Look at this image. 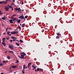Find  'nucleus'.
Listing matches in <instances>:
<instances>
[{
	"mask_svg": "<svg viewBox=\"0 0 74 74\" xmlns=\"http://www.w3.org/2000/svg\"><path fill=\"white\" fill-rule=\"evenodd\" d=\"M12 16H13H13H16V14H14V15H12Z\"/></svg>",
	"mask_w": 74,
	"mask_h": 74,
	"instance_id": "nucleus-37",
	"label": "nucleus"
},
{
	"mask_svg": "<svg viewBox=\"0 0 74 74\" xmlns=\"http://www.w3.org/2000/svg\"><path fill=\"white\" fill-rule=\"evenodd\" d=\"M32 64V62H30L28 64V65L29 66V65H30V64Z\"/></svg>",
	"mask_w": 74,
	"mask_h": 74,
	"instance_id": "nucleus-28",
	"label": "nucleus"
},
{
	"mask_svg": "<svg viewBox=\"0 0 74 74\" xmlns=\"http://www.w3.org/2000/svg\"><path fill=\"white\" fill-rule=\"evenodd\" d=\"M24 2L23 1L22 2V3H21V5H23V4Z\"/></svg>",
	"mask_w": 74,
	"mask_h": 74,
	"instance_id": "nucleus-38",
	"label": "nucleus"
},
{
	"mask_svg": "<svg viewBox=\"0 0 74 74\" xmlns=\"http://www.w3.org/2000/svg\"><path fill=\"white\" fill-rule=\"evenodd\" d=\"M39 70H40V68H38L37 69V71H39Z\"/></svg>",
	"mask_w": 74,
	"mask_h": 74,
	"instance_id": "nucleus-30",
	"label": "nucleus"
},
{
	"mask_svg": "<svg viewBox=\"0 0 74 74\" xmlns=\"http://www.w3.org/2000/svg\"><path fill=\"white\" fill-rule=\"evenodd\" d=\"M5 38H3L2 39V41L3 42H5Z\"/></svg>",
	"mask_w": 74,
	"mask_h": 74,
	"instance_id": "nucleus-15",
	"label": "nucleus"
},
{
	"mask_svg": "<svg viewBox=\"0 0 74 74\" xmlns=\"http://www.w3.org/2000/svg\"><path fill=\"white\" fill-rule=\"evenodd\" d=\"M8 7H10V5H8Z\"/></svg>",
	"mask_w": 74,
	"mask_h": 74,
	"instance_id": "nucleus-63",
	"label": "nucleus"
},
{
	"mask_svg": "<svg viewBox=\"0 0 74 74\" xmlns=\"http://www.w3.org/2000/svg\"><path fill=\"white\" fill-rule=\"evenodd\" d=\"M16 67H17L16 66H12V68H13V69H14V68H16Z\"/></svg>",
	"mask_w": 74,
	"mask_h": 74,
	"instance_id": "nucleus-16",
	"label": "nucleus"
},
{
	"mask_svg": "<svg viewBox=\"0 0 74 74\" xmlns=\"http://www.w3.org/2000/svg\"><path fill=\"white\" fill-rule=\"evenodd\" d=\"M8 0H6V1H5V2H6V4H7V1H8Z\"/></svg>",
	"mask_w": 74,
	"mask_h": 74,
	"instance_id": "nucleus-39",
	"label": "nucleus"
},
{
	"mask_svg": "<svg viewBox=\"0 0 74 74\" xmlns=\"http://www.w3.org/2000/svg\"><path fill=\"white\" fill-rule=\"evenodd\" d=\"M36 66L35 64H34L32 66V67L33 68V69H36Z\"/></svg>",
	"mask_w": 74,
	"mask_h": 74,
	"instance_id": "nucleus-4",
	"label": "nucleus"
},
{
	"mask_svg": "<svg viewBox=\"0 0 74 74\" xmlns=\"http://www.w3.org/2000/svg\"><path fill=\"white\" fill-rule=\"evenodd\" d=\"M56 38L57 39H60V37L59 36H57L56 37Z\"/></svg>",
	"mask_w": 74,
	"mask_h": 74,
	"instance_id": "nucleus-17",
	"label": "nucleus"
},
{
	"mask_svg": "<svg viewBox=\"0 0 74 74\" xmlns=\"http://www.w3.org/2000/svg\"><path fill=\"white\" fill-rule=\"evenodd\" d=\"M0 66H3V64L2 63H1L0 64Z\"/></svg>",
	"mask_w": 74,
	"mask_h": 74,
	"instance_id": "nucleus-29",
	"label": "nucleus"
},
{
	"mask_svg": "<svg viewBox=\"0 0 74 74\" xmlns=\"http://www.w3.org/2000/svg\"><path fill=\"white\" fill-rule=\"evenodd\" d=\"M19 18H20V19H21L24 20V16L23 15L20 16L19 17Z\"/></svg>",
	"mask_w": 74,
	"mask_h": 74,
	"instance_id": "nucleus-5",
	"label": "nucleus"
},
{
	"mask_svg": "<svg viewBox=\"0 0 74 74\" xmlns=\"http://www.w3.org/2000/svg\"><path fill=\"white\" fill-rule=\"evenodd\" d=\"M24 71H25V70H24V69H23V70H22V72Z\"/></svg>",
	"mask_w": 74,
	"mask_h": 74,
	"instance_id": "nucleus-47",
	"label": "nucleus"
},
{
	"mask_svg": "<svg viewBox=\"0 0 74 74\" xmlns=\"http://www.w3.org/2000/svg\"><path fill=\"white\" fill-rule=\"evenodd\" d=\"M16 44V45H17V46H19H19H20V45H19V43H18L17 42H16L15 43Z\"/></svg>",
	"mask_w": 74,
	"mask_h": 74,
	"instance_id": "nucleus-18",
	"label": "nucleus"
},
{
	"mask_svg": "<svg viewBox=\"0 0 74 74\" xmlns=\"http://www.w3.org/2000/svg\"><path fill=\"white\" fill-rule=\"evenodd\" d=\"M6 19V18L5 17H3L2 18V19L3 20L4 19V20H5V19Z\"/></svg>",
	"mask_w": 74,
	"mask_h": 74,
	"instance_id": "nucleus-23",
	"label": "nucleus"
},
{
	"mask_svg": "<svg viewBox=\"0 0 74 74\" xmlns=\"http://www.w3.org/2000/svg\"><path fill=\"white\" fill-rule=\"evenodd\" d=\"M31 68H32V67L29 68V70H31Z\"/></svg>",
	"mask_w": 74,
	"mask_h": 74,
	"instance_id": "nucleus-56",
	"label": "nucleus"
},
{
	"mask_svg": "<svg viewBox=\"0 0 74 74\" xmlns=\"http://www.w3.org/2000/svg\"><path fill=\"white\" fill-rule=\"evenodd\" d=\"M10 41V42H12V40H11Z\"/></svg>",
	"mask_w": 74,
	"mask_h": 74,
	"instance_id": "nucleus-50",
	"label": "nucleus"
},
{
	"mask_svg": "<svg viewBox=\"0 0 74 74\" xmlns=\"http://www.w3.org/2000/svg\"><path fill=\"white\" fill-rule=\"evenodd\" d=\"M13 46V45H9V48H10L11 49H14V47L12 46Z\"/></svg>",
	"mask_w": 74,
	"mask_h": 74,
	"instance_id": "nucleus-1",
	"label": "nucleus"
},
{
	"mask_svg": "<svg viewBox=\"0 0 74 74\" xmlns=\"http://www.w3.org/2000/svg\"><path fill=\"white\" fill-rule=\"evenodd\" d=\"M12 11H13V8H12Z\"/></svg>",
	"mask_w": 74,
	"mask_h": 74,
	"instance_id": "nucleus-55",
	"label": "nucleus"
},
{
	"mask_svg": "<svg viewBox=\"0 0 74 74\" xmlns=\"http://www.w3.org/2000/svg\"><path fill=\"white\" fill-rule=\"evenodd\" d=\"M1 74H4V73H1Z\"/></svg>",
	"mask_w": 74,
	"mask_h": 74,
	"instance_id": "nucleus-54",
	"label": "nucleus"
},
{
	"mask_svg": "<svg viewBox=\"0 0 74 74\" xmlns=\"http://www.w3.org/2000/svg\"><path fill=\"white\" fill-rule=\"evenodd\" d=\"M1 13V11H0V13Z\"/></svg>",
	"mask_w": 74,
	"mask_h": 74,
	"instance_id": "nucleus-60",
	"label": "nucleus"
},
{
	"mask_svg": "<svg viewBox=\"0 0 74 74\" xmlns=\"http://www.w3.org/2000/svg\"><path fill=\"white\" fill-rule=\"evenodd\" d=\"M11 5H14V4H13V3H12L11 4Z\"/></svg>",
	"mask_w": 74,
	"mask_h": 74,
	"instance_id": "nucleus-53",
	"label": "nucleus"
},
{
	"mask_svg": "<svg viewBox=\"0 0 74 74\" xmlns=\"http://www.w3.org/2000/svg\"><path fill=\"white\" fill-rule=\"evenodd\" d=\"M21 57L22 59H26V58H24V57H25V56H23L22 55V54H21Z\"/></svg>",
	"mask_w": 74,
	"mask_h": 74,
	"instance_id": "nucleus-8",
	"label": "nucleus"
},
{
	"mask_svg": "<svg viewBox=\"0 0 74 74\" xmlns=\"http://www.w3.org/2000/svg\"><path fill=\"white\" fill-rule=\"evenodd\" d=\"M19 58H20V59H22V57H21L19 56Z\"/></svg>",
	"mask_w": 74,
	"mask_h": 74,
	"instance_id": "nucleus-48",
	"label": "nucleus"
},
{
	"mask_svg": "<svg viewBox=\"0 0 74 74\" xmlns=\"http://www.w3.org/2000/svg\"><path fill=\"white\" fill-rule=\"evenodd\" d=\"M13 2H14V3H15V0H12Z\"/></svg>",
	"mask_w": 74,
	"mask_h": 74,
	"instance_id": "nucleus-43",
	"label": "nucleus"
},
{
	"mask_svg": "<svg viewBox=\"0 0 74 74\" xmlns=\"http://www.w3.org/2000/svg\"><path fill=\"white\" fill-rule=\"evenodd\" d=\"M11 37L12 38V39H17V38L15 37L12 36H11Z\"/></svg>",
	"mask_w": 74,
	"mask_h": 74,
	"instance_id": "nucleus-12",
	"label": "nucleus"
},
{
	"mask_svg": "<svg viewBox=\"0 0 74 74\" xmlns=\"http://www.w3.org/2000/svg\"><path fill=\"white\" fill-rule=\"evenodd\" d=\"M10 19H13V16H12L11 17Z\"/></svg>",
	"mask_w": 74,
	"mask_h": 74,
	"instance_id": "nucleus-36",
	"label": "nucleus"
},
{
	"mask_svg": "<svg viewBox=\"0 0 74 74\" xmlns=\"http://www.w3.org/2000/svg\"><path fill=\"white\" fill-rule=\"evenodd\" d=\"M16 41H19V40H17L16 39Z\"/></svg>",
	"mask_w": 74,
	"mask_h": 74,
	"instance_id": "nucleus-59",
	"label": "nucleus"
},
{
	"mask_svg": "<svg viewBox=\"0 0 74 74\" xmlns=\"http://www.w3.org/2000/svg\"><path fill=\"white\" fill-rule=\"evenodd\" d=\"M3 63H7V62L5 60H3Z\"/></svg>",
	"mask_w": 74,
	"mask_h": 74,
	"instance_id": "nucleus-26",
	"label": "nucleus"
},
{
	"mask_svg": "<svg viewBox=\"0 0 74 74\" xmlns=\"http://www.w3.org/2000/svg\"><path fill=\"white\" fill-rule=\"evenodd\" d=\"M20 54L21 55H24V56H26V54L24 52H21L20 53Z\"/></svg>",
	"mask_w": 74,
	"mask_h": 74,
	"instance_id": "nucleus-7",
	"label": "nucleus"
},
{
	"mask_svg": "<svg viewBox=\"0 0 74 74\" xmlns=\"http://www.w3.org/2000/svg\"><path fill=\"white\" fill-rule=\"evenodd\" d=\"M2 44H3L4 46H5L6 45V43L4 42H2Z\"/></svg>",
	"mask_w": 74,
	"mask_h": 74,
	"instance_id": "nucleus-13",
	"label": "nucleus"
},
{
	"mask_svg": "<svg viewBox=\"0 0 74 74\" xmlns=\"http://www.w3.org/2000/svg\"><path fill=\"white\" fill-rule=\"evenodd\" d=\"M17 63H19V61L18 60H17L16 62Z\"/></svg>",
	"mask_w": 74,
	"mask_h": 74,
	"instance_id": "nucleus-33",
	"label": "nucleus"
},
{
	"mask_svg": "<svg viewBox=\"0 0 74 74\" xmlns=\"http://www.w3.org/2000/svg\"><path fill=\"white\" fill-rule=\"evenodd\" d=\"M26 66V65H24L23 66V70H25V67Z\"/></svg>",
	"mask_w": 74,
	"mask_h": 74,
	"instance_id": "nucleus-24",
	"label": "nucleus"
},
{
	"mask_svg": "<svg viewBox=\"0 0 74 74\" xmlns=\"http://www.w3.org/2000/svg\"><path fill=\"white\" fill-rule=\"evenodd\" d=\"M22 72H23V74H25V71H24Z\"/></svg>",
	"mask_w": 74,
	"mask_h": 74,
	"instance_id": "nucleus-51",
	"label": "nucleus"
},
{
	"mask_svg": "<svg viewBox=\"0 0 74 74\" xmlns=\"http://www.w3.org/2000/svg\"><path fill=\"white\" fill-rule=\"evenodd\" d=\"M16 39H14L13 40V41H16Z\"/></svg>",
	"mask_w": 74,
	"mask_h": 74,
	"instance_id": "nucleus-45",
	"label": "nucleus"
},
{
	"mask_svg": "<svg viewBox=\"0 0 74 74\" xmlns=\"http://www.w3.org/2000/svg\"><path fill=\"white\" fill-rule=\"evenodd\" d=\"M6 39H7V40H9V38H10L6 37Z\"/></svg>",
	"mask_w": 74,
	"mask_h": 74,
	"instance_id": "nucleus-35",
	"label": "nucleus"
},
{
	"mask_svg": "<svg viewBox=\"0 0 74 74\" xmlns=\"http://www.w3.org/2000/svg\"><path fill=\"white\" fill-rule=\"evenodd\" d=\"M18 33V31H14L13 32H11L10 33H11L12 34H17Z\"/></svg>",
	"mask_w": 74,
	"mask_h": 74,
	"instance_id": "nucleus-3",
	"label": "nucleus"
},
{
	"mask_svg": "<svg viewBox=\"0 0 74 74\" xmlns=\"http://www.w3.org/2000/svg\"><path fill=\"white\" fill-rule=\"evenodd\" d=\"M16 73H17V71H16V72H15L14 73V74H16Z\"/></svg>",
	"mask_w": 74,
	"mask_h": 74,
	"instance_id": "nucleus-41",
	"label": "nucleus"
},
{
	"mask_svg": "<svg viewBox=\"0 0 74 74\" xmlns=\"http://www.w3.org/2000/svg\"><path fill=\"white\" fill-rule=\"evenodd\" d=\"M17 4H19V1H17Z\"/></svg>",
	"mask_w": 74,
	"mask_h": 74,
	"instance_id": "nucleus-40",
	"label": "nucleus"
},
{
	"mask_svg": "<svg viewBox=\"0 0 74 74\" xmlns=\"http://www.w3.org/2000/svg\"><path fill=\"white\" fill-rule=\"evenodd\" d=\"M3 34H4V35H5V34L4 33H3Z\"/></svg>",
	"mask_w": 74,
	"mask_h": 74,
	"instance_id": "nucleus-64",
	"label": "nucleus"
},
{
	"mask_svg": "<svg viewBox=\"0 0 74 74\" xmlns=\"http://www.w3.org/2000/svg\"><path fill=\"white\" fill-rule=\"evenodd\" d=\"M30 66L29 65H28V69H29V67H30Z\"/></svg>",
	"mask_w": 74,
	"mask_h": 74,
	"instance_id": "nucleus-42",
	"label": "nucleus"
},
{
	"mask_svg": "<svg viewBox=\"0 0 74 74\" xmlns=\"http://www.w3.org/2000/svg\"><path fill=\"white\" fill-rule=\"evenodd\" d=\"M25 26V24H23L22 25V27H24Z\"/></svg>",
	"mask_w": 74,
	"mask_h": 74,
	"instance_id": "nucleus-20",
	"label": "nucleus"
},
{
	"mask_svg": "<svg viewBox=\"0 0 74 74\" xmlns=\"http://www.w3.org/2000/svg\"><path fill=\"white\" fill-rule=\"evenodd\" d=\"M5 10H6V11H8L9 10V8L7 7H5Z\"/></svg>",
	"mask_w": 74,
	"mask_h": 74,
	"instance_id": "nucleus-10",
	"label": "nucleus"
},
{
	"mask_svg": "<svg viewBox=\"0 0 74 74\" xmlns=\"http://www.w3.org/2000/svg\"><path fill=\"white\" fill-rule=\"evenodd\" d=\"M17 22V23H20L21 22V19L18 20Z\"/></svg>",
	"mask_w": 74,
	"mask_h": 74,
	"instance_id": "nucleus-19",
	"label": "nucleus"
},
{
	"mask_svg": "<svg viewBox=\"0 0 74 74\" xmlns=\"http://www.w3.org/2000/svg\"><path fill=\"white\" fill-rule=\"evenodd\" d=\"M7 30H8V28H6V32H7Z\"/></svg>",
	"mask_w": 74,
	"mask_h": 74,
	"instance_id": "nucleus-49",
	"label": "nucleus"
},
{
	"mask_svg": "<svg viewBox=\"0 0 74 74\" xmlns=\"http://www.w3.org/2000/svg\"><path fill=\"white\" fill-rule=\"evenodd\" d=\"M1 15H3V12H2L1 13Z\"/></svg>",
	"mask_w": 74,
	"mask_h": 74,
	"instance_id": "nucleus-52",
	"label": "nucleus"
},
{
	"mask_svg": "<svg viewBox=\"0 0 74 74\" xmlns=\"http://www.w3.org/2000/svg\"><path fill=\"white\" fill-rule=\"evenodd\" d=\"M35 71L36 72H37V70L36 69L35 70Z\"/></svg>",
	"mask_w": 74,
	"mask_h": 74,
	"instance_id": "nucleus-58",
	"label": "nucleus"
},
{
	"mask_svg": "<svg viewBox=\"0 0 74 74\" xmlns=\"http://www.w3.org/2000/svg\"><path fill=\"white\" fill-rule=\"evenodd\" d=\"M15 21H18V18H15Z\"/></svg>",
	"mask_w": 74,
	"mask_h": 74,
	"instance_id": "nucleus-27",
	"label": "nucleus"
},
{
	"mask_svg": "<svg viewBox=\"0 0 74 74\" xmlns=\"http://www.w3.org/2000/svg\"><path fill=\"white\" fill-rule=\"evenodd\" d=\"M7 58H8V59H10V56H7Z\"/></svg>",
	"mask_w": 74,
	"mask_h": 74,
	"instance_id": "nucleus-25",
	"label": "nucleus"
},
{
	"mask_svg": "<svg viewBox=\"0 0 74 74\" xmlns=\"http://www.w3.org/2000/svg\"><path fill=\"white\" fill-rule=\"evenodd\" d=\"M14 9L15 10V11L16 12L17 11V10H18V12H20V11H21V8H16Z\"/></svg>",
	"mask_w": 74,
	"mask_h": 74,
	"instance_id": "nucleus-2",
	"label": "nucleus"
},
{
	"mask_svg": "<svg viewBox=\"0 0 74 74\" xmlns=\"http://www.w3.org/2000/svg\"><path fill=\"white\" fill-rule=\"evenodd\" d=\"M12 20H13V21H15V18H12Z\"/></svg>",
	"mask_w": 74,
	"mask_h": 74,
	"instance_id": "nucleus-34",
	"label": "nucleus"
},
{
	"mask_svg": "<svg viewBox=\"0 0 74 74\" xmlns=\"http://www.w3.org/2000/svg\"><path fill=\"white\" fill-rule=\"evenodd\" d=\"M57 36H61V34H60V33H58V34H57Z\"/></svg>",
	"mask_w": 74,
	"mask_h": 74,
	"instance_id": "nucleus-22",
	"label": "nucleus"
},
{
	"mask_svg": "<svg viewBox=\"0 0 74 74\" xmlns=\"http://www.w3.org/2000/svg\"><path fill=\"white\" fill-rule=\"evenodd\" d=\"M19 41L21 42L22 43L23 42V41L22 40L20 39Z\"/></svg>",
	"mask_w": 74,
	"mask_h": 74,
	"instance_id": "nucleus-21",
	"label": "nucleus"
},
{
	"mask_svg": "<svg viewBox=\"0 0 74 74\" xmlns=\"http://www.w3.org/2000/svg\"><path fill=\"white\" fill-rule=\"evenodd\" d=\"M19 27H20V30H21V27H20V26H19Z\"/></svg>",
	"mask_w": 74,
	"mask_h": 74,
	"instance_id": "nucleus-44",
	"label": "nucleus"
},
{
	"mask_svg": "<svg viewBox=\"0 0 74 74\" xmlns=\"http://www.w3.org/2000/svg\"><path fill=\"white\" fill-rule=\"evenodd\" d=\"M11 52H12V53H14V52H13L12 51H11Z\"/></svg>",
	"mask_w": 74,
	"mask_h": 74,
	"instance_id": "nucleus-62",
	"label": "nucleus"
},
{
	"mask_svg": "<svg viewBox=\"0 0 74 74\" xmlns=\"http://www.w3.org/2000/svg\"><path fill=\"white\" fill-rule=\"evenodd\" d=\"M9 21H10V23H13V22H12V20H9Z\"/></svg>",
	"mask_w": 74,
	"mask_h": 74,
	"instance_id": "nucleus-11",
	"label": "nucleus"
},
{
	"mask_svg": "<svg viewBox=\"0 0 74 74\" xmlns=\"http://www.w3.org/2000/svg\"><path fill=\"white\" fill-rule=\"evenodd\" d=\"M8 29H10V30H11L12 29V28H11V27H10L9 28H8Z\"/></svg>",
	"mask_w": 74,
	"mask_h": 74,
	"instance_id": "nucleus-32",
	"label": "nucleus"
},
{
	"mask_svg": "<svg viewBox=\"0 0 74 74\" xmlns=\"http://www.w3.org/2000/svg\"><path fill=\"white\" fill-rule=\"evenodd\" d=\"M40 71H43V69H40Z\"/></svg>",
	"mask_w": 74,
	"mask_h": 74,
	"instance_id": "nucleus-31",
	"label": "nucleus"
},
{
	"mask_svg": "<svg viewBox=\"0 0 74 74\" xmlns=\"http://www.w3.org/2000/svg\"><path fill=\"white\" fill-rule=\"evenodd\" d=\"M28 17V16H25V17H24V20L23 21H26V18H27V17Z\"/></svg>",
	"mask_w": 74,
	"mask_h": 74,
	"instance_id": "nucleus-9",
	"label": "nucleus"
},
{
	"mask_svg": "<svg viewBox=\"0 0 74 74\" xmlns=\"http://www.w3.org/2000/svg\"><path fill=\"white\" fill-rule=\"evenodd\" d=\"M25 69H27V66H26V67H25Z\"/></svg>",
	"mask_w": 74,
	"mask_h": 74,
	"instance_id": "nucleus-61",
	"label": "nucleus"
},
{
	"mask_svg": "<svg viewBox=\"0 0 74 74\" xmlns=\"http://www.w3.org/2000/svg\"><path fill=\"white\" fill-rule=\"evenodd\" d=\"M10 33H11L10 32H7V34H8V35H9V36H11V34H9Z\"/></svg>",
	"mask_w": 74,
	"mask_h": 74,
	"instance_id": "nucleus-14",
	"label": "nucleus"
},
{
	"mask_svg": "<svg viewBox=\"0 0 74 74\" xmlns=\"http://www.w3.org/2000/svg\"><path fill=\"white\" fill-rule=\"evenodd\" d=\"M7 51H6L5 52V53H7Z\"/></svg>",
	"mask_w": 74,
	"mask_h": 74,
	"instance_id": "nucleus-57",
	"label": "nucleus"
},
{
	"mask_svg": "<svg viewBox=\"0 0 74 74\" xmlns=\"http://www.w3.org/2000/svg\"><path fill=\"white\" fill-rule=\"evenodd\" d=\"M3 3H4L5 4L7 3V2H5L4 1H3L2 2H1L0 1V4H3Z\"/></svg>",
	"mask_w": 74,
	"mask_h": 74,
	"instance_id": "nucleus-6",
	"label": "nucleus"
},
{
	"mask_svg": "<svg viewBox=\"0 0 74 74\" xmlns=\"http://www.w3.org/2000/svg\"><path fill=\"white\" fill-rule=\"evenodd\" d=\"M10 8H12V6H9Z\"/></svg>",
	"mask_w": 74,
	"mask_h": 74,
	"instance_id": "nucleus-46",
	"label": "nucleus"
}]
</instances>
